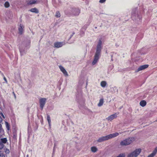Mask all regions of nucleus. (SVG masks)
I'll return each mask as SVG.
<instances>
[{
    "label": "nucleus",
    "mask_w": 157,
    "mask_h": 157,
    "mask_svg": "<svg viewBox=\"0 0 157 157\" xmlns=\"http://www.w3.org/2000/svg\"><path fill=\"white\" fill-rule=\"evenodd\" d=\"M102 39H100L98 42L96 46V51L95 53L101 55V50L102 49Z\"/></svg>",
    "instance_id": "20e7f679"
},
{
    "label": "nucleus",
    "mask_w": 157,
    "mask_h": 157,
    "mask_svg": "<svg viewBox=\"0 0 157 157\" xmlns=\"http://www.w3.org/2000/svg\"><path fill=\"white\" fill-rule=\"evenodd\" d=\"M59 67L60 71L63 72V74L66 76H68V74L64 68L61 66H59Z\"/></svg>",
    "instance_id": "9b49d317"
},
{
    "label": "nucleus",
    "mask_w": 157,
    "mask_h": 157,
    "mask_svg": "<svg viewBox=\"0 0 157 157\" xmlns=\"http://www.w3.org/2000/svg\"><path fill=\"white\" fill-rule=\"evenodd\" d=\"M30 11L32 12L35 13H38L39 12L38 10L36 8L31 9L30 10Z\"/></svg>",
    "instance_id": "2eb2a0df"
},
{
    "label": "nucleus",
    "mask_w": 157,
    "mask_h": 157,
    "mask_svg": "<svg viewBox=\"0 0 157 157\" xmlns=\"http://www.w3.org/2000/svg\"><path fill=\"white\" fill-rule=\"evenodd\" d=\"M13 95H14V96H15V94L14 93V92H13Z\"/></svg>",
    "instance_id": "f704fd0d"
},
{
    "label": "nucleus",
    "mask_w": 157,
    "mask_h": 157,
    "mask_svg": "<svg viewBox=\"0 0 157 157\" xmlns=\"http://www.w3.org/2000/svg\"><path fill=\"white\" fill-rule=\"evenodd\" d=\"M2 116L3 117H4V118H5V117H4V115H3V114H2Z\"/></svg>",
    "instance_id": "473e14b6"
},
{
    "label": "nucleus",
    "mask_w": 157,
    "mask_h": 157,
    "mask_svg": "<svg viewBox=\"0 0 157 157\" xmlns=\"http://www.w3.org/2000/svg\"><path fill=\"white\" fill-rule=\"evenodd\" d=\"M125 156L124 153L120 154L117 157H124Z\"/></svg>",
    "instance_id": "b1692460"
},
{
    "label": "nucleus",
    "mask_w": 157,
    "mask_h": 157,
    "mask_svg": "<svg viewBox=\"0 0 157 157\" xmlns=\"http://www.w3.org/2000/svg\"><path fill=\"white\" fill-rule=\"evenodd\" d=\"M0 157H5V156L2 153L0 154Z\"/></svg>",
    "instance_id": "c756f323"
},
{
    "label": "nucleus",
    "mask_w": 157,
    "mask_h": 157,
    "mask_svg": "<svg viewBox=\"0 0 157 157\" xmlns=\"http://www.w3.org/2000/svg\"><path fill=\"white\" fill-rule=\"evenodd\" d=\"M1 137V136L0 135V137Z\"/></svg>",
    "instance_id": "4c0bfd02"
},
{
    "label": "nucleus",
    "mask_w": 157,
    "mask_h": 157,
    "mask_svg": "<svg viewBox=\"0 0 157 157\" xmlns=\"http://www.w3.org/2000/svg\"><path fill=\"white\" fill-rule=\"evenodd\" d=\"M91 151L94 153L98 151L97 147L95 146L92 147H91Z\"/></svg>",
    "instance_id": "4468645a"
},
{
    "label": "nucleus",
    "mask_w": 157,
    "mask_h": 157,
    "mask_svg": "<svg viewBox=\"0 0 157 157\" xmlns=\"http://www.w3.org/2000/svg\"><path fill=\"white\" fill-rule=\"evenodd\" d=\"M2 121V119L1 117L0 116V123H1Z\"/></svg>",
    "instance_id": "7c9ffc66"
},
{
    "label": "nucleus",
    "mask_w": 157,
    "mask_h": 157,
    "mask_svg": "<svg viewBox=\"0 0 157 157\" xmlns=\"http://www.w3.org/2000/svg\"><path fill=\"white\" fill-rule=\"evenodd\" d=\"M4 145L3 143L0 142V149H1L3 148Z\"/></svg>",
    "instance_id": "393cba45"
},
{
    "label": "nucleus",
    "mask_w": 157,
    "mask_h": 157,
    "mask_svg": "<svg viewBox=\"0 0 157 157\" xmlns=\"http://www.w3.org/2000/svg\"><path fill=\"white\" fill-rule=\"evenodd\" d=\"M135 140L133 137H129L121 140L120 143V145L122 146L128 145L132 143Z\"/></svg>",
    "instance_id": "7ed1b4c3"
},
{
    "label": "nucleus",
    "mask_w": 157,
    "mask_h": 157,
    "mask_svg": "<svg viewBox=\"0 0 157 157\" xmlns=\"http://www.w3.org/2000/svg\"><path fill=\"white\" fill-rule=\"evenodd\" d=\"M24 26L22 24H21L18 28L19 33L20 34H22L24 32Z\"/></svg>",
    "instance_id": "f8f14e48"
},
{
    "label": "nucleus",
    "mask_w": 157,
    "mask_h": 157,
    "mask_svg": "<svg viewBox=\"0 0 157 157\" xmlns=\"http://www.w3.org/2000/svg\"><path fill=\"white\" fill-rule=\"evenodd\" d=\"M3 79H4V80L5 81L6 83H7V80H6V78L4 76Z\"/></svg>",
    "instance_id": "cd10ccee"
},
{
    "label": "nucleus",
    "mask_w": 157,
    "mask_h": 157,
    "mask_svg": "<svg viewBox=\"0 0 157 157\" xmlns=\"http://www.w3.org/2000/svg\"><path fill=\"white\" fill-rule=\"evenodd\" d=\"M47 120L48 121L49 125V126H50V124H51V119H50V117L49 116L48 114L47 115Z\"/></svg>",
    "instance_id": "aec40b11"
},
{
    "label": "nucleus",
    "mask_w": 157,
    "mask_h": 157,
    "mask_svg": "<svg viewBox=\"0 0 157 157\" xmlns=\"http://www.w3.org/2000/svg\"><path fill=\"white\" fill-rule=\"evenodd\" d=\"M119 135V133L116 132L114 133L105 136L100 137L97 140V141L99 143L102 142L116 137Z\"/></svg>",
    "instance_id": "f257e3e1"
},
{
    "label": "nucleus",
    "mask_w": 157,
    "mask_h": 157,
    "mask_svg": "<svg viewBox=\"0 0 157 157\" xmlns=\"http://www.w3.org/2000/svg\"><path fill=\"white\" fill-rule=\"evenodd\" d=\"M148 67V65L147 64L140 66L138 67V69L135 71V72H137L140 71L144 70L147 68Z\"/></svg>",
    "instance_id": "1a4fd4ad"
},
{
    "label": "nucleus",
    "mask_w": 157,
    "mask_h": 157,
    "mask_svg": "<svg viewBox=\"0 0 157 157\" xmlns=\"http://www.w3.org/2000/svg\"><path fill=\"white\" fill-rule=\"evenodd\" d=\"M157 153V147H156L152 152L150 155H149L147 157H154L155 155Z\"/></svg>",
    "instance_id": "ddd939ff"
},
{
    "label": "nucleus",
    "mask_w": 157,
    "mask_h": 157,
    "mask_svg": "<svg viewBox=\"0 0 157 157\" xmlns=\"http://www.w3.org/2000/svg\"><path fill=\"white\" fill-rule=\"evenodd\" d=\"M1 141H2V143H6L7 140L6 138H4L1 139Z\"/></svg>",
    "instance_id": "5701e85b"
},
{
    "label": "nucleus",
    "mask_w": 157,
    "mask_h": 157,
    "mask_svg": "<svg viewBox=\"0 0 157 157\" xmlns=\"http://www.w3.org/2000/svg\"><path fill=\"white\" fill-rule=\"evenodd\" d=\"M37 1V0H31L27 3L29 5H32L35 4Z\"/></svg>",
    "instance_id": "a211bd4d"
},
{
    "label": "nucleus",
    "mask_w": 157,
    "mask_h": 157,
    "mask_svg": "<svg viewBox=\"0 0 157 157\" xmlns=\"http://www.w3.org/2000/svg\"><path fill=\"white\" fill-rule=\"evenodd\" d=\"M46 100V99L45 98H41L40 100V106L42 109H43L45 104Z\"/></svg>",
    "instance_id": "6e6552de"
},
{
    "label": "nucleus",
    "mask_w": 157,
    "mask_h": 157,
    "mask_svg": "<svg viewBox=\"0 0 157 157\" xmlns=\"http://www.w3.org/2000/svg\"><path fill=\"white\" fill-rule=\"evenodd\" d=\"M5 124L6 125V128H7L8 129H9V124L7 122H5Z\"/></svg>",
    "instance_id": "a878e982"
},
{
    "label": "nucleus",
    "mask_w": 157,
    "mask_h": 157,
    "mask_svg": "<svg viewBox=\"0 0 157 157\" xmlns=\"http://www.w3.org/2000/svg\"><path fill=\"white\" fill-rule=\"evenodd\" d=\"M4 6L6 8H8L10 6V4L8 2H5L4 4Z\"/></svg>",
    "instance_id": "412c9836"
},
{
    "label": "nucleus",
    "mask_w": 157,
    "mask_h": 157,
    "mask_svg": "<svg viewBox=\"0 0 157 157\" xmlns=\"http://www.w3.org/2000/svg\"><path fill=\"white\" fill-rule=\"evenodd\" d=\"M4 0L5 1H6V0Z\"/></svg>",
    "instance_id": "e433bc0d"
},
{
    "label": "nucleus",
    "mask_w": 157,
    "mask_h": 157,
    "mask_svg": "<svg viewBox=\"0 0 157 157\" xmlns=\"http://www.w3.org/2000/svg\"><path fill=\"white\" fill-rule=\"evenodd\" d=\"M5 152L6 154H9L10 152V151L9 149H5Z\"/></svg>",
    "instance_id": "bb28decb"
},
{
    "label": "nucleus",
    "mask_w": 157,
    "mask_h": 157,
    "mask_svg": "<svg viewBox=\"0 0 157 157\" xmlns=\"http://www.w3.org/2000/svg\"><path fill=\"white\" fill-rule=\"evenodd\" d=\"M104 103V100L103 98L100 99L99 100V103L98 104V106L100 107Z\"/></svg>",
    "instance_id": "dca6fc26"
},
{
    "label": "nucleus",
    "mask_w": 157,
    "mask_h": 157,
    "mask_svg": "<svg viewBox=\"0 0 157 157\" xmlns=\"http://www.w3.org/2000/svg\"><path fill=\"white\" fill-rule=\"evenodd\" d=\"M101 55L95 53L94 59L92 63L93 65H95L98 62Z\"/></svg>",
    "instance_id": "423d86ee"
},
{
    "label": "nucleus",
    "mask_w": 157,
    "mask_h": 157,
    "mask_svg": "<svg viewBox=\"0 0 157 157\" xmlns=\"http://www.w3.org/2000/svg\"><path fill=\"white\" fill-rule=\"evenodd\" d=\"M106 84L107 83L105 81H102L101 83V85L103 87H105Z\"/></svg>",
    "instance_id": "6ab92c4d"
},
{
    "label": "nucleus",
    "mask_w": 157,
    "mask_h": 157,
    "mask_svg": "<svg viewBox=\"0 0 157 157\" xmlns=\"http://www.w3.org/2000/svg\"><path fill=\"white\" fill-rule=\"evenodd\" d=\"M60 14L59 12L58 11L56 12V17H60Z\"/></svg>",
    "instance_id": "4be33fe9"
},
{
    "label": "nucleus",
    "mask_w": 157,
    "mask_h": 157,
    "mask_svg": "<svg viewBox=\"0 0 157 157\" xmlns=\"http://www.w3.org/2000/svg\"><path fill=\"white\" fill-rule=\"evenodd\" d=\"M30 42H29V43H28V46H29V44H30Z\"/></svg>",
    "instance_id": "72a5a7b5"
},
{
    "label": "nucleus",
    "mask_w": 157,
    "mask_h": 157,
    "mask_svg": "<svg viewBox=\"0 0 157 157\" xmlns=\"http://www.w3.org/2000/svg\"><path fill=\"white\" fill-rule=\"evenodd\" d=\"M146 104V102L144 100L140 102V105L142 107H144L145 106Z\"/></svg>",
    "instance_id": "f3484780"
},
{
    "label": "nucleus",
    "mask_w": 157,
    "mask_h": 157,
    "mask_svg": "<svg viewBox=\"0 0 157 157\" xmlns=\"http://www.w3.org/2000/svg\"><path fill=\"white\" fill-rule=\"evenodd\" d=\"M106 0H100L99 2L101 3L104 2Z\"/></svg>",
    "instance_id": "c85d7f7f"
},
{
    "label": "nucleus",
    "mask_w": 157,
    "mask_h": 157,
    "mask_svg": "<svg viewBox=\"0 0 157 157\" xmlns=\"http://www.w3.org/2000/svg\"><path fill=\"white\" fill-rule=\"evenodd\" d=\"M118 114L117 113L111 115L106 118V119L108 121H111L113 119L117 117V116Z\"/></svg>",
    "instance_id": "0eeeda50"
},
{
    "label": "nucleus",
    "mask_w": 157,
    "mask_h": 157,
    "mask_svg": "<svg viewBox=\"0 0 157 157\" xmlns=\"http://www.w3.org/2000/svg\"><path fill=\"white\" fill-rule=\"evenodd\" d=\"M65 44V43L63 42H56L54 43V45L55 47L56 48H59L62 47L63 45Z\"/></svg>",
    "instance_id": "9d476101"
},
{
    "label": "nucleus",
    "mask_w": 157,
    "mask_h": 157,
    "mask_svg": "<svg viewBox=\"0 0 157 157\" xmlns=\"http://www.w3.org/2000/svg\"><path fill=\"white\" fill-rule=\"evenodd\" d=\"M65 13L67 14H71L77 16L80 13V10L78 8H69L67 10L65 11Z\"/></svg>",
    "instance_id": "f03ea898"
},
{
    "label": "nucleus",
    "mask_w": 157,
    "mask_h": 157,
    "mask_svg": "<svg viewBox=\"0 0 157 157\" xmlns=\"http://www.w3.org/2000/svg\"><path fill=\"white\" fill-rule=\"evenodd\" d=\"M14 97H15V98H16V95H15V96H14Z\"/></svg>",
    "instance_id": "c9c22d12"
},
{
    "label": "nucleus",
    "mask_w": 157,
    "mask_h": 157,
    "mask_svg": "<svg viewBox=\"0 0 157 157\" xmlns=\"http://www.w3.org/2000/svg\"><path fill=\"white\" fill-rule=\"evenodd\" d=\"M75 34V33L74 32L73 33V34L72 35H71L70 37V39H71V37L72 36H73V34Z\"/></svg>",
    "instance_id": "2f4dec72"
},
{
    "label": "nucleus",
    "mask_w": 157,
    "mask_h": 157,
    "mask_svg": "<svg viewBox=\"0 0 157 157\" xmlns=\"http://www.w3.org/2000/svg\"><path fill=\"white\" fill-rule=\"evenodd\" d=\"M141 151V149H136L132 152L129 154L127 156V157H136L140 154Z\"/></svg>",
    "instance_id": "39448f33"
}]
</instances>
